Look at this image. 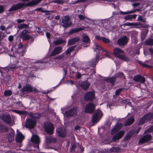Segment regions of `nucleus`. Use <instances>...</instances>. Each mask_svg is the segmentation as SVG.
<instances>
[{
	"label": "nucleus",
	"mask_w": 153,
	"mask_h": 153,
	"mask_svg": "<svg viewBox=\"0 0 153 153\" xmlns=\"http://www.w3.org/2000/svg\"><path fill=\"white\" fill-rule=\"evenodd\" d=\"M39 3L38 0L30 1L25 4L24 3H20L14 4L9 9V12L16 11L17 10L20 9L25 7V6L26 7L29 6H32L33 5H36Z\"/></svg>",
	"instance_id": "f257e3e1"
},
{
	"label": "nucleus",
	"mask_w": 153,
	"mask_h": 153,
	"mask_svg": "<svg viewBox=\"0 0 153 153\" xmlns=\"http://www.w3.org/2000/svg\"><path fill=\"white\" fill-rule=\"evenodd\" d=\"M94 51L97 52L95 58H94L92 60L89 61L88 63L89 65L93 67H95L97 63L98 62V60L99 59V54L100 53L102 52L103 50L102 48L96 44L94 46Z\"/></svg>",
	"instance_id": "f03ea898"
},
{
	"label": "nucleus",
	"mask_w": 153,
	"mask_h": 153,
	"mask_svg": "<svg viewBox=\"0 0 153 153\" xmlns=\"http://www.w3.org/2000/svg\"><path fill=\"white\" fill-rule=\"evenodd\" d=\"M44 128L45 132L50 134H52L54 129L53 124L50 122H45L44 124Z\"/></svg>",
	"instance_id": "7ed1b4c3"
},
{
	"label": "nucleus",
	"mask_w": 153,
	"mask_h": 153,
	"mask_svg": "<svg viewBox=\"0 0 153 153\" xmlns=\"http://www.w3.org/2000/svg\"><path fill=\"white\" fill-rule=\"evenodd\" d=\"M29 32L27 29L23 30L20 34L19 36L23 40H28L32 38V36L29 34Z\"/></svg>",
	"instance_id": "20e7f679"
},
{
	"label": "nucleus",
	"mask_w": 153,
	"mask_h": 153,
	"mask_svg": "<svg viewBox=\"0 0 153 153\" xmlns=\"http://www.w3.org/2000/svg\"><path fill=\"white\" fill-rule=\"evenodd\" d=\"M85 100L86 101H91L95 99V93L94 91L87 92L84 96Z\"/></svg>",
	"instance_id": "39448f33"
},
{
	"label": "nucleus",
	"mask_w": 153,
	"mask_h": 153,
	"mask_svg": "<svg viewBox=\"0 0 153 153\" xmlns=\"http://www.w3.org/2000/svg\"><path fill=\"white\" fill-rule=\"evenodd\" d=\"M70 17L68 16H65L62 19V23L63 24L62 26L65 29H67L71 25V22H68L70 21Z\"/></svg>",
	"instance_id": "423d86ee"
},
{
	"label": "nucleus",
	"mask_w": 153,
	"mask_h": 153,
	"mask_svg": "<svg viewBox=\"0 0 153 153\" xmlns=\"http://www.w3.org/2000/svg\"><path fill=\"white\" fill-rule=\"evenodd\" d=\"M36 124V120L30 118L26 119L25 127L27 128H32L34 127Z\"/></svg>",
	"instance_id": "0eeeda50"
},
{
	"label": "nucleus",
	"mask_w": 153,
	"mask_h": 153,
	"mask_svg": "<svg viewBox=\"0 0 153 153\" xmlns=\"http://www.w3.org/2000/svg\"><path fill=\"white\" fill-rule=\"evenodd\" d=\"M95 109L94 104L91 102L89 103L86 105L84 112L86 113H92Z\"/></svg>",
	"instance_id": "6e6552de"
},
{
	"label": "nucleus",
	"mask_w": 153,
	"mask_h": 153,
	"mask_svg": "<svg viewBox=\"0 0 153 153\" xmlns=\"http://www.w3.org/2000/svg\"><path fill=\"white\" fill-rule=\"evenodd\" d=\"M31 141L32 142V145L33 146L39 148V137L36 135H33L31 139Z\"/></svg>",
	"instance_id": "1a4fd4ad"
},
{
	"label": "nucleus",
	"mask_w": 153,
	"mask_h": 153,
	"mask_svg": "<svg viewBox=\"0 0 153 153\" xmlns=\"http://www.w3.org/2000/svg\"><path fill=\"white\" fill-rule=\"evenodd\" d=\"M77 114V108L76 107L73 108L65 112V115L67 117L76 116Z\"/></svg>",
	"instance_id": "9d476101"
},
{
	"label": "nucleus",
	"mask_w": 153,
	"mask_h": 153,
	"mask_svg": "<svg viewBox=\"0 0 153 153\" xmlns=\"http://www.w3.org/2000/svg\"><path fill=\"white\" fill-rule=\"evenodd\" d=\"M0 119L7 124H10L12 120L10 116L9 115L2 114L0 115Z\"/></svg>",
	"instance_id": "9b49d317"
},
{
	"label": "nucleus",
	"mask_w": 153,
	"mask_h": 153,
	"mask_svg": "<svg viewBox=\"0 0 153 153\" xmlns=\"http://www.w3.org/2000/svg\"><path fill=\"white\" fill-rule=\"evenodd\" d=\"M152 138L151 135L147 134L143 136L139 140V142L140 144H143L150 140Z\"/></svg>",
	"instance_id": "f8f14e48"
},
{
	"label": "nucleus",
	"mask_w": 153,
	"mask_h": 153,
	"mask_svg": "<svg viewBox=\"0 0 153 153\" xmlns=\"http://www.w3.org/2000/svg\"><path fill=\"white\" fill-rule=\"evenodd\" d=\"M62 48L60 46L55 47L52 51L51 54L49 56V58H51L52 56H54L60 53L62 51Z\"/></svg>",
	"instance_id": "ddd939ff"
},
{
	"label": "nucleus",
	"mask_w": 153,
	"mask_h": 153,
	"mask_svg": "<svg viewBox=\"0 0 153 153\" xmlns=\"http://www.w3.org/2000/svg\"><path fill=\"white\" fill-rule=\"evenodd\" d=\"M128 42V38L126 36H125L117 40V43L120 46H123L127 44Z\"/></svg>",
	"instance_id": "4468645a"
},
{
	"label": "nucleus",
	"mask_w": 153,
	"mask_h": 153,
	"mask_svg": "<svg viewBox=\"0 0 153 153\" xmlns=\"http://www.w3.org/2000/svg\"><path fill=\"white\" fill-rule=\"evenodd\" d=\"M36 88H34L33 90V88L30 84H27L24 86L21 89L22 92L23 93L25 92H32L33 91H36Z\"/></svg>",
	"instance_id": "2eb2a0df"
},
{
	"label": "nucleus",
	"mask_w": 153,
	"mask_h": 153,
	"mask_svg": "<svg viewBox=\"0 0 153 153\" xmlns=\"http://www.w3.org/2000/svg\"><path fill=\"white\" fill-rule=\"evenodd\" d=\"M125 133L124 131L122 130L117 133L115 135L113 136L112 137V140L114 141H115L117 140H118L122 138Z\"/></svg>",
	"instance_id": "dca6fc26"
},
{
	"label": "nucleus",
	"mask_w": 153,
	"mask_h": 153,
	"mask_svg": "<svg viewBox=\"0 0 153 153\" xmlns=\"http://www.w3.org/2000/svg\"><path fill=\"white\" fill-rule=\"evenodd\" d=\"M11 131L7 135V138L9 142H11L14 140L15 135V132L13 129L11 128Z\"/></svg>",
	"instance_id": "f3484780"
},
{
	"label": "nucleus",
	"mask_w": 153,
	"mask_h": 153,
	"mask_svg": "<svg viewBox=\"0 0 153 153\" xmlns=\"http://www.w3.org/2000/svg\"><path fill=\"white\" fill-rule=\"evenodd\" d=\"M133 80L136 82H140L141 83H143L145 82V78L142 76L140 75H137L134 76L133 77Z\"/></svg>",
	"instance_id": "a211bd4d"
},
{
	"label": "nucleus",
	"mask_w": 153,
	"mask_h": 153,
	"mask_svg": "<svg viewBox=\"0 0 153 153\" xmlns=\"http://www.w3.org/2000/svg\"><path fill=\"white\" fill-rule=\"evenodd\" d=\"M56 132L58 136L60 137L64 138L66 136V130H63L61 128H58L56 130Z\"/></svg>",
	"instance_id": "6ab92c4d"
},
{
	"label": "nucleus",
	"mask_w": 153,
	"mask_h": 153,
	"mask_svg": "<svg viewBox=\"0 0 153 153\" xmlns=\"http://www.w3.org/2000/svg\"><path fill=\"white\" fill-rule=\"evenodd\" d=\"M123 53L124 51L118 48H116L114 49L113 53L116 57L118 58L119 57V56L121 55L120 54Z\"/></svg>",
	"instance_id": "aec40b11"
},
{
	"label": "nucleus",
	"mask_w": 153,
	"mask_h": 153,
	"mask_svg": "<svg viewBox=\"0 0 153 153\" xmlns=\"http://www.w3.org/2000/svg\"><path fill=\"white\" fill-rule=\"evenodd\" d=\"M24 138V136L21 132L17 133L15 138L16 141L18 143H21Z\"/></svg>",
	"instance_id": "412c9836"
},
{
	"label": "nucleus",
	"mask_w": 153,
	"mask_h": 153,
	"mask_svg": "<svg viewBox=\"0 0 153 153\" xmlns=\"http://www.w3.org/2000/svg\"><path fill=\"white\" fill-rule=\"evenodd\" d=\"M80 40L79 37H74L68 40V45H71L75 44L76 42H79Z\"/></svg>",
	"instance_id": "4be33fe9"
},
{
	"label": "nucleus",
	"mask_w": 153,
	"mask_h": 153,
	"mask_svg": "<svg viewBox=\"0 0 153 153\" xmlns=\"http://www.w3.org/2000/svg\"><path fill=\"white\" fill-rule=\"evenodd\" d=\"M84 29L82 27H79L75 29H73L70 30L68 32L66 33L65 34H67L68 35H70L72 34L77 33L83 30Z\"/></svg>",
	"instance_id": "5701e85b"
},
{
	"label": "nucleus",
	"mask_w": 153,
	"mask_h": 153,
	"mask_svg": "<svg viewBox=\"0 0 153 153\" xmlns=\"http://www.w3.org/2000/svg\"><path fill=\"white\" fill-rule=\"evenodd\" d=\"M134 119L133 117L128 118L124 123L125 126H127L131 125L134 121Z\"/></svg>",
	"instance_id": "b1692460"
},
{
	"label": "nucleus",
	"mask_w": 153,
	"mask_h": 153,
	"mask_svg": "<svg viewBox=\"0 0 153 153\" xmlns=\"http://www.w3.org/2000/svg\"><path fill=\"white\" fill-rule=\"evenodd\" d=\"M66 42L65 40L62 38L58 39L53 42V43L55 45H58L63 44L65 45Z\"/></svg>",
	"instance_id": "393cba45"
},
{
	"label": "nucleus",
	"mask_w": 153,
	"mask_h": 153,
	"mask_svg": "<svg viewBox=\"0 0 153 153\" xmlns=\"http://www.w3.org/2000/svg\"><path fill=\"white\" fill-rule=\"evenodd\" d=\"M105 80L107 82L111 83L113 85H114V82L116 80V77H115V76L107 77L105 79Z\"/></svg>",
	"instance_id": "a878e982"
},
{
	"label": "nucleus",
	"mask_w": 153,
	"mask_h": 153,
	"mask_svg": "<svg viewBox=\"0 0 153 153\" xmlns=\"http://www.w3.org/2000/svg\"><path fill=\"white\" fill-rule=\"evenodd\" d=\"M90 85V84L87 81H85L81 85V86L83 90H86L88 88Z\"/></svg>",
	"instance_id": "bb28decb"
},
{
	"label": "nucleus",
	"mask_w": 153,
	"mask_h": 153,
	"mask_svg": "<svg viewBox=\"0 0 153 153\" xmlns=\"http://www.w3.org/2000/svg\"><path fill=\"white\" fill-rule=\"evenodd\" d=\"M76 45H74L68 48L65 52V54L66 55L70 54L71 52L74 50V49L76 48Z\"/></svg>",
	"instance_id": "cd10ccee"
},
{
	"label": "nucleus",
	"mask_w": 153,
	"mask_h": 153,
	"mask_svg": "<svg viewBox=\"0 0 153 153\" xmlns=\"http://www.w3.org/2000/svg\"><path fill=\"white\" fill-rule=\"evenodd\" d=\"M29 115L31 118L34 119H39L41 116V114L38 113H33L30 112Z\"/></svg>",
	"instance_id": "c85d7f7f"
},
{
	"label": "nucleus",
	"mask_w": 153,
	"mask_h": 153,
	"mask_svg": "<svg viewBox=\"0 0 153 153\" xmlns=\"http://www.w3.org/2000/svg\"><path fill=\"white\" fill-rule=\"evenodd\" d=\"M12 111L20 115L21 114L25 115L28 114V112L25 111H23L13 109L12 110Z\"/></svg>",
	"instance_id": "c756f323"
},
{
	"label": "nucleus",
	"mask_w": 153,
	"mask_h": 153,
	"mask_svg": "<svg viewBox=\"0 0 153 153\" xmlns=\"http://www.w3.org/2000/svg\"><path fill=\"white\" fill-rule=\"evenodd\" d=\"M8 130L7 127L0 124V133L7 132L8 131Z\"/></svg>",
	"instance_id": "7c9ffc66"
},
{
	"label": "nucleus",
	"mask_w": 153,
	"mask_h": 153,
	"mask_svg": "<svg viewBox=\"0 0 153 153\" xmlns=\"http://www.w3.org/2000/svg\"><path fill=\"white\" fill-rule=\"evenodd\" d=\"M146 121H150L153 118V114L151 113L146 114L144 116Z\"/></svg>",
	"instance_id": "2f4dec72"
},
{
	"label": "nucleus",
	"mask_w": 153,
	"mask_h": 153,
	"mask_svg": "<svg viewBox=\"0 0 153 153\" xmlns=\"http://www.w3.org/2000/svg\"><path fill=\"white\" fill-rule=\"evenodd\" d=\"M119 57L118 58L121 59L123 61H128L130 60V58L129 57L126 56L125 55H121L119 56Z\"/></svg>",
	"instance_id": "473e14b6"
},
{
	"label": "nucleus",
	"mask_w": 153,
	"mask_h": 153,
	"mask_svg": "<svg viewBox=\"0 0 153 153\" xmlns=\"http://www.w3.org/2000/svg\"><path fill=\"white\" fill-rule=\"evenodd\" d=\"M46 142L47 143H51L52 142L56 143L57 140L55 138L52 137H48L46 139Z\"/></svg>",
	"instance_id": "72a5a7b5"
},
{
	"label": "nucleus",
	"mask_w": 153,
	"mask_h": 153,
	"mask_svg": "<svg viewBox=\"0 0 153 153\" xmlns=\"http://www.w3.org/2000/svg\"><path fill=\"white\" fill-rule=\"evenodd\" d=\"M115 76V77H116V78H118L122 79H125L124 74L122 72L117 73Z\"/></svg>",
	"instance_id": "f704fd0d"
},
{
	"label": "nucleus",
	"mask_w": 153,
	"mask_h": 153,
	"mask_svg": "<svg viewBox=\"0 0 153 153\" xmlns=\"http://www.w3.org/2000/svg\"><path fill=\"white\" fill-rule=\"evenodd\" d=\"M99 114L97 113L95 114L93 116L92 122L93 123H95L97 122L98 121V117Z\"/></svg>",
	"instance_id": "c9c22d12"
},
{
	"label": "nucleus",
	"mask_w": 153,
	"mask_h": 153,
	"mask_svg": "<svg viewBox=\"0 0 153 153\" xmlns=\"http://www.w3.org/2000/svg\"><path fill=\"white\" fill-rule=\"evenodd\" d=\"M146 45L153 46V39L149 38L146 39L145 42Z\"/></svg>",
	"instance_id": "e433bc0d"
},
{
	"label": "nucleus",
	"mask_w": 153,
	"mask_h": 153,
	"mask_svg": "<svg viewBox=\"0 0 153 153\" xmlns=\"http://www.w3.org/2000/svg\"><path fill=\"white\" fill-rule=\"evenodd\" d=\"M33 63L34 64L33 65H32V67H30L35 69H38L40 67L39 64V61L35 62H33Z\"/></svg>",
	"instance_id": "4c0bfd02"
},
{
	"label": "nucleus",
	"mask_w": 153,
	"mask_h": 153,
	"mask_svg": "<svg viewBox=\"0 0 153 153\" xmlns=\"http://www.w3.org/2000/svg\"><path fill=\"white\" fill-rule=\"evenodd\" d=\"M137 61L138 62V63L139 64L141 65V66H142V67H143L146 68H152L151 66L149 65L143 63L141 61L137 60Z\"/></svg>",
	"instance_id": "58836bf2"
},
{
	"label": "nucleus",
	"mask_w": 153,
	"mask_h": 153,
	"mask_svg": "<svg viewBox=\"0 0 153 153\" xmlns=\"http://www.w3.org/2000/svg\"><path fill=\"white\" fill-rule=\"evenodd\" d=\"M147 122L146 119L144 118V116L140 119L138 123V125H141L143 124L144 123Z\"/></svg>",
	"instance_id": "ea45409f"
},
{
	"label": "nucleus",
	"mask_w": 153,
	"mask_h": 153,
	"mask_svg": "<svg viewBox=\"0 0 153 153\" xmlns=\"http://www.w3.org/2000/svg\"><path fill=\"white\" fill-rule=\"evenodd\" d=\"M4 95L5 97H9L12 94V91L10 90H5L4 91Z\"/></svg>",
	"instance_id": "a19ab883"
},
{
	"label": "nucleus",
	"mask_w": 153,
	"mask_h": 153,
	"mask_svg": "<svg viewBox=\"0 0 153 153\" xmlns=\"http://www.w3.org/2000/svg\"><path fill=\"white\" fill-rule=\"evenodd\" d=\"M147 32L146 31H143L141 33V39L142 41L147 36Z\"/></svg>",
	"instance_id": "79ce46f5"
},
{
	"label": "nucleus",
	"mask_w": 153,
	"mask_h": 153,
	"mask_svg": "<svg viewBox=\"0 0 153 153\" xmlns=\"http://www.w3.org/2000/svg\"><path fill=\"white\" fill-rule=\"evenodd\" d=\"M120 150V149L119 147H113L110 149V152H117Z\"/></svg>",
	"instance_id": "37998d69"
},
{
	"label": "nucleus",
	"mask_w": 153,
	"mask_h": 153,
	"mask_svg": "<svg viewBox=\"0 0 153 153\" xmlns=\"http://www.w3.org/2000/svg\"><path fill=\"white\" fill-rule=\"evenodd\" d=\"M102 38V40L105 42L106 43H110V44L108 45H110L111 46H112V43H111H111H110V40L106 38L105 37H103Z\"/></svg>",
	"instance_id": "c03bdc74"
},
{
	"label": "nucleus",
	"mask_w": 153,
	"mask_h": 153,
	"mask_svg": "<svg viewBox=\"0 0 153 153\" xmlns=\"http://www.w3.org/2000/svg\"><path fill=\"white\" fill-rule=\"evenodd\" d=\"M131 38L135 37L137 33V32L135 30H132L129 32Z\"/></svg>",
	"instance_id": "a18cd8bd"
},
{
	"label": "nucleus",
	"mask_w": 153,
	"mask_h": 153,
	"mask_svg": "<svg viewBox=\"0 0 153 153\" xmlns=\"http://www.w3.org/2000/svg\"><path fill=\"white\" fill-rule=\"evenodd\" d=\"M28 27V25L25 24H20L17 26L20 29H22L23 28H27Z\"/></svg>",
	"instance_id": "49530a36"
},
{
	"label": "nucleus",
	"mask_w": 153,
	"mask_h": 153,
	"mask_svg": "<svg viewBox=\"0 0 153 153\" xmlns=\"http://www.w3.org/2000/svg\"><path fill=\"white\" fill-rule=\"evenodd\" d=\"M90 39L88 36H84L82 38V42H89Z\"/></svg>",
	"instance_id": "de8ad7c7"
},
{
	"label": "nucleus",
	"mask_w": 153,
	"mask_h": 153,
	"mask_svg": "<svg viewBox=\"0 0 153 153\" xmlns=\"http://www.w3.org/2000/svg\"><path fill=\"white\" fill-rule=\"evenodd\" d=\"M131 137V135L129 134H127L125 136V137L124 138L123 141H126L127 140H128L130 139Z\"/></svg>",
	"instance_id": "09e8293b"
},
{
	"label": "nucleus",
	"mask_w": 153,
	"mask_h": 153,
	"mask_svg": "<svg viewBox=\"0 0 153 153\" xmlns=\"http://www.w3.org/2000/svg\"><path fill=\"white\" fill-rule=\"evenodd\" d=\"M10 69L12 71H13L14 70L18 68V67L16 65H12L10 66Z\"/></svg>",
	"instance_id": "8fccbe9b"
},
{
	"label": "nucleus",
	"mask_w": 153,
	"mask_h": 153,
	"mask_svg": "<svg viewBox=\"0 0 153 153\" xmlns=\"http://www.w3.org/2000/svg\"><path fill=\"white\" fill-rule=\"evenodd\" d=\"M125 25L127 26H134L138 25V24L134 23L127 22Z\"/></svg>",
	"instance_id": "3c124183"
},
{
	"label": "nucleus",
	"mask_w": 153,
	"mask_h": 153,
	"mask_svg": "<svg viewBox=\"0 0 153 153\" xmlns=\"http://www.w3.org/2000/svg\"><path fill=\"white\" fill-rule=\"evenodd\" d=\"M123 88H120L117 89L115 92V94L117 96L119 95L120 93L122 91Z\"/></svg>",
	"instance_id": "603ef678"
},
{
	"label": "nucleus",
	"mask_w": 153,
	"mask_h": 153,
	"mask_svg": "<svg viewBox=\"0 0 153 153\" xmlns=\"http://www.w3.org/2000/svg\"><path fill=\"white\" fill-rule=\"evenodd\" d=\"M138 25H140V27L143 28H148L149 27V25L147 24L143 25L142 23H138Z\"/></svg>",
	"instance_id": "864d4df0"
},
{
	"label": "nucleus",
	"mask_w": 153,
	"mask_h": 153,
	"mask_svg": "<svg viewBox=\"0 0 153 153\" xmlns=\"http://www.w3.org/2000/svg\"><path fill=\"white\" fill-rule=\"evenodd\" d=\"M54 3L59 4H62L64 3V1L63 0H56L54 1Z\"/></svg>",
	"instance_id": "5fc2aeb1"
},
{
	"label": "nucleus",
	"mask_w": 153,
	"mask_h": 153,
	"mask_svg": "<svg viewBox=\"0 0 153 153\" xmlns=\"http://www.w3.org/2000/svg\"><path fill=\"white\" fill-rule=\"evenodd\" d=\"M78 17L80 20H84L85 19L86 17L85 16H83L82 14H79L78 15Z\"/></svg>",
	"instance_id": "6e6d98bb"
},
{
	"label": "nucleus",
	"mask_w": 153,
	"mask_h": 153,
	"mask_svg": "<svg viewBox=\"0 0 153 153\" xmlns=\"http://www.w3.org/2000/svg\"><path fill=\"white\" fill-rule=\"evenodd\" d=\"M63 76L62 80H63L67 74V70L65 69V68H63Z\"/></svg>",
	"instance_id": "4d7b16f0"
},
{
	"label": "nucleus",
	"mask_w": 153,
	"mask_h": 153,
	"mask_svg": "<svg viewBox=\"0 0 153 153\" xmlns=\"http://www.w3.org/2000/svg\"><path fill=\"white\" fill-rule=\"evenodd\" d=\"M86 0H77L74 1L73 4H76L79 3L84 2Z\"/></svg>",
	"instance_id": "13d9d810"
},
{
	"label": "nucleus",
	"mask_w": 153,
	"mask_h": 153,
	"mask_svg": "<svg viewBox=\"0 0 153 153\" xmlns=\"http://www.w3.org/2000/svg\"><path fill=\"white\" fill-rule=\"evenodd\" d=\"M35 10L36 11H39L42 13L46 12V11L43 10L42 7L38 8L35 9Z\"/></svg>",
	"instance_id": "bf43d9fd"
},
{
	"label": "nucleus",
	"mask_w": 153,
	"mask_h": 153,
	"mask_svg": "<svg viewBox=\"0 0 153 153\" xmlns=\"http://www.w3.org/2000/svg\"><path fill=\"white\" fill-rule=\"evenodd\" d=\"M118 124L117 125V126H115L114 128L111 131V132H112V133H113V132H114V133H115L117 131V130H118V129H120V128H118Z\"/></svg>",
	"instance_id": "052dcab7"
},
{
	"label": "nucleus",
	"mask_w": 153,
	"mask_h": 153,
	"mask_svg": "<svg viewBox=\"0 0 153 153\" xmlns=\"http://www.w3.org/2000/svg\"><path fill=\"white\" fill-rule=\"evenodd\" d=\"M4 11V8L3 5H0V14L3 13Z\"/></svg>",
	"instance_id": "680f3d73"
},
{
	"label": "nucleus",
	"mask_w": 153,
	"mask_h": 153,
	"mask_svg": "<svg viewBox=\"0 0 153 153\" xmlns=\"http://www.w3.org/2000/svg\"><path fill=\"white\" fill-rule=\"evenodd\" d=\"M36 28L37 29V32L39 33H43L42 29L39 27L36 26Z\"/></svg>",
	"instance_id": "e2e57ef3"
},
{
	"label": "nucleus",
	"mask_w": 153,
	"mask_h": 153,
	"mask_svg": "<svg viewBox=\"0 0 153 153\" xmlns=\"http://www.w3.org/2000/svg\"><path fill=\"white\" fill-rule=\"evenodd\" d=\"M140 10V9H136L135 10H133L131 11H128V14H130V13H134L136 11H139Z\"/></svg>",
	"instance_id": "0e129e2a"
},
{
	"label": "nucleus",
	"mask_w": 153,
	"mask_h": 153,
	"mask_svg": "<svg viewBox=\"0 0 153 153\" xmlns=\"http://www.w3.org/2000/svg\"><path fill=\"white\" fill-rule=\"evenodd\" d=\"M64 55L62 54H61L59 55V56L56 57V58L57 59H62L64 57Z\"/></svg>",
	"instance_id": "69168bd1"
},
{
	"label": "nucleus",
	"mask_w": 153,
	"mask_h": 153,
	"mask_svg": "<svg viewBox=\"0 0 153 153\" xmlns=\"http://www.w3.org/2000/svg\"><path fill=\"white\" fill-rule=\"evenodd\" d=\"M124 19L126 20H131V18L130 15H128L124 17Z\"/></svg>",
	"instance_id": "338daca9"
},
{
	"label": "nucleus",
	"mask_w": 153,
	"mask_h": 153,
	"mask_svg": "<svg viewBox=\"0 0 153 153\" xmlns=\"http://www.w3.org/2000/svg\"><path fill=\"white\" fill-rule=\"evenodd\" d=\"M13 36H10L8 38V40L10 42H12L13 40Z\"/></svg>",
	"instance_id": "774afa93"
}]
</instances>
